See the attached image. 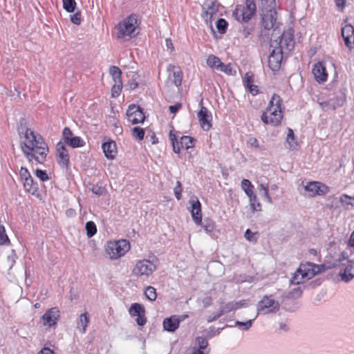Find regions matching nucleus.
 <instances>
[{
	"mask_svg": "<svg viewBox=\"0 0 354 354\" xmlns=\"http://www.w3.org/2000/svg\"><path fill=\"white\" fill-rule=\"evenodd\" d=\"M21 151L30 163L43 164L49 152L44 138L31 129L26 128L19 133Z\"/></svg>",
	"mask_w": 354,
	"mask_h": 354,
	"instance_id": "obj_1",
	"label": "nucleus"
},
{
	"mask_svg": "<svg viewBox=\"0 0 354 354\" xmlns=\"http://www.w3.org/2000/svg\"><path fill=\"white\" fill-rule=\"evenodd\" d=\"M284 109L282 98L277 94H273L267 108L261 114V120L265 124L277 127L283 120Z\"/></svg>",
	"mask_w": 354,
	"mask_h": 354,
	"instance_id": "obj_2",
	"label": "nucleus"
},
{
	"mask_svg": "<svg viewBox=\"0 0 354 354\" xmlns=\"http://www.w3.org/2000/svg\"><path fill=\"white\" fill-rule=\"evenodd\" d=\"M129 241L127 239L109 241L105 245V254L111 260H118L124 257L130 250Z\"/></svg>",
	"mask_w": 354,
	"mask_h": 354,
	"instance_id": "obj_3",
	"label": "nucleus"
},
{
	"mask_svg": "<svg viewBox=\"0 0 354 354\" xmlns=\"http://www.w3.org/2000/svg\"><path fill=\"white\" fill-rule=\"evenodd\" d=\"M256 0H245L243 4L236 6L232 12L233 17L241 24L250 21L257 12Z\"/></svg>",
	"mask_w": 354,
	"mask_h": 354,
	"instance_id": "obj_4",
	"label": "nucleus"
},
{
	"mask_svg": "<svg viewBox=\"0 0 354 354\" xmlns=\"http://www.w3.org/2000/svg\"><path fill=\"white\" fill-rule=\"evenodd\" d=\"M137 25V16L134 14L129 15L118 24L117 37L123 39L132 38L134 36Z\"/></svg>",
	"mask_w": 354,
	"mask_h": 354,
	"instance_id": "obj_5",
	"label": "nucleus"
},
{
	"mask_svg": "<svg viewBox=\"0 0 354 354\" xmlns=\"http://www.w3.org/2000/svg\"><path fill=\"white\" fill-rule=\"evenodd\" d=\"M157 261L156 258L151 260L143 259L137 261L133 269V274L140 279L149 278L157 270Z\"/></svg>",
	"mask_w": 354,
	"mask_h": 354,
	"instance_id": "obj_6",
	"label": "nucleus"
},
{
	"mask_svg": "<svg viewBox=\"0 0 354 354\" xmlns=\"http://www.w3.org/2000/svg\"><path fill=\"white\" fill-rule=\"evenodd\" d=\"M278 40H271L270 47L271 53L268 58V66L271 70L276 71L280 68L283 54L281 47L277 46Z\"/></svg>",
	"mask_w": 354,
	"mask_h": 354,
	"instance_id": "obj_7",
	"label": "nucleus"
},
{
	"mask_svg": "<svg viewBox=\"0 0 354 354\" xmlns=\"http://www.w3.org/2000/svg\"><path fill=\"white\" fill-rule=\"evenodd\" d=\"M279 303L275 300L272 295H266L257 304L259 314L266 315L276 313L279 310Z\"/></svg>",
	"mask_w": 354,
	"mask_h": 354,
	"instance_id": "obj_8",
	"label": "nucleus"
},
{
	"mask_svg": "<svg viewBox=\"0 0 354 354\" xmlns=\"http://www.w3.org/2000/svg\"><path fill=\"white\" fill-rule=\"evenodd\" d=\"M169 138L172 143L173 151L174 153L179 154L180 152V147L185 148L186 149H192L194 147L196 139L193 137L188 136H183L180 138V142L177 140V138L170 131Z\"/></svg>",
	"mask_w": 354,
	"mask_h": 354,
	"instance_id": "obj_9",
	"label": "nucleus"
},
{
	"mask_svg": "<svg viewBox=\"0 0 354 354\" xmlns=\"http://www.w3.org/2000/svg\"><path fill=\"white\" fill-rule=\"evenodd\" d=\"M109 73L114 82L111 88V96L115 98L120 95L123 87L121 77L122 71L118 66H111L109 68Z\"/></svg>",
	"mask_w": 354,
	"mask_h": 354,
	"instance_id": "obj_10",
	"label": "nucleus"
},
{
	"mask_svg": "<svg viewBox=\"0 0 354 354\" xmlns=\"http://www.w3.org/2000/svg\"><path fill=\"white\" fill-rule=\"evenodd\" d=\"M305 194L308 197H315L316 196H323L328 193V187L324 184L312 181L308 182L304 186Z\"/></svg>",
	"mask_w": 354,
	"mask_h": 354,
	"instance_id": "obj_11",
	"label": "nucleus"
},
{
	"mask_svg": "<svg viewBox=\"0 0 354 354\" xmlns=\"http://www.w3.org/2000/svg\"><path fill=\"white\" fill-rule=\"evenodd\" d=\"M127 117L132 124L142 123L145 121V115L140 106L131 104L127 110Z\"/></svg>",
	"mask_w": 354,
	"mask_h": 354,
	"instance_id": "obj_12",
	"label": "nucleus"
},
{
	"mask_svg": "<svg viewBox=\"0 0 354 354\" xmlns=\"http://www.w3.org/2000/svg\"><path fill=\"white\" fill-rule=\"evenodd\" d=\"M56 158L57 163L62 168L67 169L69 166L70 156L64 143L62 141L56 145Z\"/></svg>",
	"mask_w": 354,
	"mask_h": 354,
	"instance_id": "obj_13",
	"label": "nucleus"
},
{
	"mask_svg": "<svg viewBox=\"0 0 354 354\" xmlns=\"http://www.w3.org/2000/svg\"><path fill=\"white\" fill-rule=\"evenodd\" d=\"M277 46L281 47L285 54L288 53L295 46L294 34L292 30L284 32L278 41Z\"/></svg>",
	"mask_w": 354,
	"mask_h": 354,
	"instance_id": "obj_14",
	"label": "nucleus"
},
{
	"mask_svg": "<svg viewBox=\"0 0 354 354\" xmlns=\"http://www.w3.org/2000/svg\"><path fill=\"white\" fill-rule=\"evenodd\" d=\"M60 317V311L57 307H53L47 310L41 316V320L44 326L52 327L57 324Z\"/></svg>",
	"mask_w": 354,
	"mask_h": 354,
	"instance_id": "obj_15",
	"label": "nucleus"
},
{
	"mask_svg": "<svg viewBox=\"0 0 354 354\" xmlns=\"http://www.w3.org/2000/svg\"><path fill=\"white\" fill-rule=\"evenodd\" d=\"M218 12V6L216 3L211 1L205 3L203 6L201 17L207 24L211 25L212 20L216 17Z\"/></svg>",
	"mask_w": 354,
	"mask_h": 354,
	"instance_id": "obj_16",
	"label": "nucleus"
},
{
	"mask_svg": "<svg viewBox=\"0 0 354 354\" xmlns=\"http://www.w3.org/2000/svg\"><path fill=\"white\" fill-rule=\"evenodd\" d=\"M129 313L131 317H136V321L138 325L144 326L146 324L145 310L142 304L138 303L131 304Z\"/></svg>",
	"mask_w": 354,
	"mask_h": 354,
	"instance_id": "obj_17",
	"label": "nucleus"
},
{
	"mask_svg": "<svg viewBox=\"0 0 354 354\" xmlns=\"http://www.w3.org/2000/svg\"><path fill=\"white\" fill-rule=\"evenodd\" d=\"M197 116L201 128L204 131H209L212 126V115L211 112H209L206 107L202 106Z\"/></svg>",
	"mask_w": 354,
	"mask_h": 354,
	"instance_id": "obj_18",
	"label": "nucleus"
},
{
	"mask_svg": "<svg viewBox=\"0 0 354 354\" xmlns=\"http://www.w3.org/2000/svg\"><path fill=\"white\" fill-rule=\"evenodd\" d=\"M299 269V272H301V279H306V280L311 279L320 272L317 265L310 262L301 263Z\"/></svg>",
	"mask_w": 354,
	"mask_h": 354,
	"instance_id": "obj_19",
	"label": "nucleus"
},
{
	"mask_svg": "<svg viewBox=\"0 0 354 354\" xmlns=\"http://www.w3.org/2000/svg\"><path fill=\"white\" fill-rule=\"evenodd\" d=\"M313 74L318 83H324L328 80V73L323 62H318L313 65Z\"/></svg>",
	"mask_w": 354,
	"mask_h": 354,
	"instance_id": "obj_20",
	"label": "nucleus"
},
{
	"mask_svg": "<svg viewBox=\"0 0 354 354\" xmlns=\"http://www.w3.org/2000/svg\"><path fill=\"white\" fill-rule=\"evenodd\" d=\"M189 203L191 204L190 212L193 221L196 225H199L202 221L201 204L196 197H192Z\"/></svg>",
	"mask_w": 354,
	"mask_h": 354,
	"instance_id": "obj_21",
	"label": "nucleus"
},
{
	"mask_svg": "<svg viewBox=\"0 0 354 354\" xmlns=\"http://www.w3.org/2000/svg\"><path fill=\"white\" fill-rule=\"evenodd\" d=\"M342 36L344 44L349 49L354 48V28L351 25H346L342 28Z\"/></svg>",
	"mask_w": 354,
	"mask_h": 354,
	"instance_id": "obj_22",
	"label": "nucleus"
},
{
	"mask_svg": "<svg viewBox=\"0 0 354 354\" xmlns=\"http://www.w3.org/2000/svg\"><path fill=\"white\" fill-rule=\"evenodd\" d=\"M277 21V11L262 12L261 13V25L266 30H270L274 28Z\"/></svg>",
	"mask_w": 354,
	"mask_h": 354,
	"instance_id": "obj_23",
	"label": "nucleus"
},
{
	"mask_svg": "<svg viewBox=\"0 0 354 354\" xmlns=\"http://www.w3.org/2000/svg\"><path fill=\"white\" fill-rule=\"evenodd\" d=\"M167 71L170 72L169 77L174 84L177 87L180 86L183 80V72L181 70L175 65L170 64L167 66Z\"/></svg>",
	"mask_w": 354,
	"mask_h": 354,
	"instance_id": "obj_24",
	"label": "nucleus"
},
{
	"mask_svg": "<svg viewBox=\"0 0 354 354\" xmlns=\"http://www.w3.org/2000/svg\"><path fill=\"white\" fill-rule=\"evenodd\" d=\"M243 82L245 89L253 96L259 93V86L253 84L254 79L252 73H246Z\"/></svg>",
	"mask_w": 354,
	"mask_h": 354,
	"instance_id": "obj_25",
	"label": "nucleus"
},
{
	"mask_svg": "<svg viewBox=\"0 0 354 354\" xmlns=\"http://www.w3.org/2000/svg\"><path fill=\"white\" fill-rule=\"evenodd\" d=\"M105 157L109 160H113L117 154V146L115 142L110 140L104 142L102 145Z\"/></svg>",
	"mask_w": 354,
	"mask_h": 354,
	"instance_id": "obj_26",
	"label": "nucleus"
},
{
	"mask_svg": "<svg viewBox=\"0 0 354 354\" xmlns=\"http://www.w3.org/2000/svg\"><path fill=\"white\" fill-rule=\"evenodd\" d=\"M177 318V315L165 318L162 322L163 328L168 332H174L180 325Z\"/></svg>",
	"mask_w": 354,
	"mask_h": 354,
	"instance_id": "obj_27",
	"label": "nucleus"
},
{
	"mask_svg": "<svg viewBox=\"0 0 354 354\" xmlns=\"http://www.w3.org/2000/svg\"><path fill=\"white\" fill-rule=\"evenodd\" d=\"M341 279L345 282H348L354 278V264L349 262L344 269L340 272Z\"/></svg>",
	"mask_w": 354,
	"mask_h": 354,
	"instance_id": "obj_28",
	"label": "nucleus"
},
{
	"mask_svg": "<svg viewBox=\"0 0 354 354\" xmlns=\"http://www.w3.org/2000/svg\"><path fill=\"white\" fill-rule=\"evenodd\" d=\"M23 186L26 192H28L32 195H35L38 192V184L35 182L33 178L31 176L28 179L22 181Z\"/></svg>",
	"mask_w": 354,
	"mask_h": 354,
	"instance_id": "obj_29",
	"label": "nucleus"
},
{
	"mask_svg": "<svg viewBox=\"0 0 354 354\" xmlns=\"http://www.w3.org/2000/svg\"><path fill=\"white\" fill-rule=\"evenodd\" d=\"M89 323V315L87 313H82L77 321V328L82 333L86 331Z\"/></svg>",
	"mask_w": 354,
	"mask_h": 354,
	"instance_id": "obj_30",
	"label": "nucleus"
},
{
	"mask_svg": "<svg viewBox=\"0 0 354 354\" xmlns=\"http://www.w3.org/2000/svg\"><path fill=\"white\" fill-rule=\"evenodd\" d=\"M329 100L331 102L332 110H335L344 104L346 102V94L341 92L339 95H337Z\"/></svg>",
	"mask_w": 354,
	"mask_h": 354,
	"instance_id": "obj_31",
	"label": "nucleus"
},
{
	"mask_svg": "<svg viewBox=\"0 0 354 354\" xmlns=\"http://www.w3.org/2000/svg\"><path fill=\"white\" fill-rule=\"evenodd\" d=\"M259 8L261 12H272L276 10L275 0H261Z\"/></svg>",
	"mask_w": 354,
	"mask_h": 354,
	"instance_id": "obj_32",
	"label": "nucleus"
},
{
	"mask_svg": "<svg viewBox=\"0 0 354 354\" xmlns=\"http://www.w3.org/2000/svg\"><path fill=\"white\" fill-rule=\"evenodd\" d=\"M353 201L354 196H351L346 194H342L339 198V202L341 203L342 206L346 209H349L353 206Z\"/></svg>",
	"mask_w": 354,
	"mask_h": 354,
	"instance_id": "obj_33",
	"label": "nucleus"
},
{
	"mask_svg": "<svg viewBox=\"0 0 354 354\" xmlns=\"http://www.w3.org/2000/svg\"><path fill=\"white\" fill-rule=\"evenodd\" d=\"M221 62H222L220 58L214 55H209L206 60V64L209 67L217 71L218 70Z\"/></svg>",
	"mask_w": 354,
	"mask_h": 354,
	"instance_id": "obj_34",
	"label": "nucleus"
},
{
	"mask_svg": "<svg viewBox=\"0 0 354 354\" xmlns=\"http://www.w3.org/2000/svg\"><path fill=\"white\" fill-rule=\"evenodd\" d=\"M245 305V301L244 300H241L239 301H230L226 304L225 306H223L225 312L227 313L236 310L239 308H241V307L244 306Z\"/></svg>",
	"mask_w": 354,
	"mask_h": 354,
	"instance_id": "obj_35",
	"label": "nucleus"
},
{
	"mask_svg": "<svg viewBox=\"0 0 354 354\" xmlns=\"http://www.w3.org/2000/svg\"><path fill=\"white\" fill-rule=\"evenodd\" d=\"M68 145L71 148L75 149L85 146L86 142L80 136H74L73 138L68 140L65 145Z\"/></svg>",
	"mask_w": 354,
	"mask_h": 354,
	"instance_id": "obj_36",
	"label": "nucleus"
},
{
	"mask_svg": "<svg viewBox=\"0 0 354 354\" xmlns=\"http://www.w3.org/2000/svg\"><path fill=\"white\" fill-rule=\"evenodd\" d=\"M200 225L202 226V227L207 234L214 232L216 228L215 222L209 218H205L203 221H201V224Z\"/></svg>",
	"mask_w": 354,
	"mask_h": 354,
	"instance_id": "obj_37",
	"label": "nucleus"
},
{
	"mask_svg": "<svg viewBox=\"0 0 354 354\" xmlns=\"http://www.w3.org/2000/svg\"><path fill=\"white\" fill-rule=\"evenodd\" d=\"M286 142L288 143L289 148L292 150L297 149L298 147V143L295 137L294 132L292 129H288V134L286 137Z\"/></svg>",
	"mask_w": 354,
	"mask_h": 354,
	"instance_id": "obj_38",
	"label": "nucleus"
},
{
	"mask_svg": "<svg viewBox=\"0 0 354 354\" xmlns=\"http://www.w3.org/2000/svg\"><path fill=\"white\" fill-rule=\"evenodd\" d=\"M241 187L247 196L252 195L254 193V187L252 183L248 179L242 180L241 183Z\"/></svg>",
	"mask_w": 354,
	"mask_h": 354,
	"instance_id": "obj_39",
	"label": "nucleus"
},
{
	"mask_svg": "<svg viewBox=\"0 0 354 354\" xmlns=\"http://www.w3.org/2000/svg\"><path fill=\"white\" fill-rule=\"evenodd\" d=\"M208 346L209 343L206 338H205L204 337H197L195 339L194 346L193 347L209 351L210 349L208 348Z\"/></svg>",
	"mask_w": 354,
	"mask_h": 354,
	"instance_id": "obj_40",
	"label": "nucleus"
},
{
	"mask_svg": "<svg viewBox=\"0 0 354 354\" xmlns=\"http://www.w3.org/2000/svg\"><path fill=\"white\" fill-rule=\"evenodd\" d=\"M250 201V205L252 211H261V205L259 201L257 194L253 193L252 195L248 196Z\"/></svg>",
	"mask_w": 354,
	"mask_h": 354,
	"instance_id": "obj_41",
	"label": "nucleus"
},
{
	"mask_svg": "<svg viewBox=\"0 0 354 354\" xmlns=\"http://www.w3.org/2000/svg\"><path fill=\"white\" fill-rule=\"evenodd\" d=\"M86 235L91 238L97 233V226L93 221H88L85 225Z\"/></svg>",
	"mask_w": 354,
	"mask_h": 354,
	"instance_id": "obj_42",
	"label": "nucleus"
},
{
	"mask_svg": "<svg viewBox=\"0 0 354 354\" xmlns=\"http://www.w3.org/2000/svg\"><path fill=\"white\" fill-rule=\"evenodd\" d=\"M259 189L261 192H262V195L266 201L269 203H272V197L269 194V187L268 184H261L259 186Z\"/></svg>",
	"mask_w": 354,
	"mask_h": 354,
	"instance_id": "obj_43",
	"label": "nucleus"
},
{
	"mask_svg": "<svg viewBox=\"0 0 354 354\" xmlns=\"http://www.w3.org/2000/svg\"><path fill=\"white\" fill-rule=\"evenodd\" d=\"M63 8L68 12H73L76 8L77 3L75 0H62Z\"/></svg>",
	"mask_w": 354,
	"mask_h": 354,
	"instance_id": "obj_44",
	"label": "nucleus"
},
{
	"mask_svg": "<svg viewBox=\"0 0 354 354\" xmlns=\"http://www.w3.org/2000/svg\"><path fill=\"white\" fill-rule=\"evenodd\" d=\"M218 71H221L228 75H234L236 74V71L232 68L231 64H225L221 62Z\"/></svg>",
	"mask_w": 354,
	"mask_h": 354,
	"instance_id": "obj_45",
	"label": "nucleus"
},
{
	"mask_svg": "<svg viewBox=\"0 0 354 354\" xmlns=\"http://www.w3.org/2000/svg\"><path fill=\"white\" fill-rule=\"evenodd\" d=\"M253 321L254 319H249L246 322L236 321L234 326L238 327L243 330H248L252 327Z\"/></svg>",
	"mask_w": 354,
	"mask_h": 354,
	"instance_id": "obj_46",
	"label": "nucleus"
},
{
	"mask_svg": "<svg viewBox=\"0 0 354 354\" xmlns=\"http://www.w3.org/2000/svg\"><path fill=\"white\" fill-rule=\"evenodd\" d=\"M228 26V23L225 19L221 18L218 19L216 22V28L219 33L224 34L225 33L227 28Z\"/></svg>",
	"mask_w": 354,
	"mask_h": 354,
	"instance_id": "obj_47",
	"label": "nucleus"
},
{
	"mask_svg": "<svg viewBox=\"0 0 354 354\" xmlns=\"http://www.w3.org/2000/svg\"><path fill=\"white\" fill-rule=\"evenodd\" d=\"M74 136H75L69 127H64L62 131L61 141L65 145L68 141V140L73 138Z\"/></svg>",
	"mask_w": 354,
	"mask_h": 354,
	"instance_id": "obj_48",
	"label": "nucleus"
},
{
	"mask_svg": "<svg viewBox=\"0 0 354 354\" xmlns=\"http://www.w3.org/2000/svg\"><path fill=\"white\" fill-rule=\"evenodd\" d=\"M132 136L135 139L142 140L145 136V131L142 128L136 127L132 129Z\"/></svg>",
	"mask_w": 354,
	"mask_h": 354,
	"instance_id": "obj_49",
	"label": "nucleus"
},
{
	"mask_svg": "<svg viewBox=\"0 0 354 354\" xmlns=\"http://www.w3.org/2000/svg\"><path fill=\"white\" fill-rule=\"evenodd\" d=\"M10 239L6 234L5 227L0 225V245L10 244Z\"/></svg>",
	"mask_w": 354,
	"mask_h": 354,
	"instance_id": "obj_50",
	"label": "nucleus"
},
{
	"mask_svg": "<svg viewBox=\"0 0 354 354\" xmlns=\"http://www.w3.org/2000/svg\"><path fill=\"white\" fill-rule=\"evenodd\" d=\"M145 294L147 298L150 301H155L157 297L156 290L152 286H147L146 288Z\"/></svg>",
	"mask_w": 354,
	"mask_h": 354,
	"instance_id": "obj_51",
	"label": "nucleus"
},
{
	"mask_svg": "<svg viewBox=\"0 0 354 354\" xmlns=\"http://www.w3.org/2000/svg\"><path fill=\"white\" fill-rule=\"evenodd\" d=\"M306 280V279H301V272H299V269L298 268L291 278L290 282L292 284H300L304 283Z\"/></svg>",
	"mask_w": 354,
	"mask_h": 354,
	"instance_id": "obj_52",
	"label": "nucleus"
},
{
	"mask_svg": "<svg viewBox=\"0 0 354 354\" xmlns=\"http://www.w3.org/2000/svg\"><path fill=\"white\" fill-rule=\"evenodd\" d=\"M224 328H216L214 326H211L205 330L206 335L209 338H212L220 334L221 331Z\"/></svg>",
	"mask_w": 354,
	"mask_h": 354,
	"instance_id": "obj_53",
	"label": "nucleus"
},
{
	"mask_svg": "<svg viewBox=\"0 0 354 354\" xmlns=\"http://www.w3.org/2000/svg\"><path fill=\"white\" fill-rule=\"evenodd\" d=\"M35 174L42 182H46L49 180V176L45 170L37 169L35 171Z\"/></svg>",
	"mask_w": 354,
	"mask_h": 354,
	"instance_id": "obj_54",
	"label": "nucleus"
},
{
	"mask_svg": "<svg viewBox=\"0 0 354 354\" xmlns=\"http://www.w3.org/2000/svg\"><path fill=\"white\" fill-rule=\"evenodd\" d=\"M91 191L97 196H102L105 193L106 189L101 184L97 183L93 185Z\"/></svg>",
	"mask_w": 354,
	"mask_h": 354,
	"instance_id": "obj_55",
	"label": "nucleus"
},
{
	"mask_svg": "<svg viewBox=\"0 0 354 354\" xmlns=\"http://www.w3.org/2000/svg\"><path fill=\"white\" fill-rule=\"evenodd\" d=\"M245 238L250 242L256 243L257 241V233L252 232L250 229H248L244 235Z\"/></svg>",
	"mask_w": 354,
	"mask_h": 354,
	"instance_id": "obj_56",
	"label": "nucleus"
},
{
	"mask_svg": "<svg viewBox=\"0 0 354 354\" xmlns=\"http://www.w3.org/2000/svg\"><path fill=\"white\" fill-rule=\"evenodd\" d=\"M175 197L177 200L182 198L183 187L180 181H177L175 187L174 188Z\"/></svg>",
	"mask_w": 354,
	"mask_h": 354,
	"instance_id": "obj_57",
	"label": "nucleus"
},
{
	"mask_svg": "<svg viewBox=\"0 0 354 354\" xmlns=\"http://www.w3.org/2000/svg\"><path fill=\"white\" fill-rule=\"evenodd\" d=\"M19 174L21 181H24L32 176L28 169L25 167H21Z\"/></svg>",
	"mask_w": 354,
	"mask_h": 354,
	"instance_id": "obj_58",
	"label": "nucleus"
},
{
	"mask_svg": "<svg viewBox=\"0 0 354 354\" xmlns=\"http://www.w3.org/2000/svg\"><path fill=\"white\" fill-rule=\"evenodd\" d=\"M318 103L323 111H327L330 109L332 110L331 102H330V100H319Z\"/></svg>",
	"mask_w": 354,
	"mask_h": 354,
	"instance_id": "obj_59",
	"label": "nucleus"
},
{
	"mask_svg": "<svg viewBox=\"0 0 354 354\" xmlns=\"http://www.w3.org/2000/svg\"><path fill=\"white\" fill-rule=\"evenodd\" d=\"M70 17L73 24L75 25H80L81 24V13L80 12H77L75 14L71 15Z\"/></svg>",
	"mask_w": 354,
	"mask_h": 354,
	"instance_id": "obj_60",
	"label": "nucleus"
},
{
	"mask_svg": "<svg viewBox=\"0 0 354 354\" xmlns=\"http://www.w3.org/2000/svg\"><path fill=\"white\" fill-rule=\"evenodd\" d=\"M248 145L256 149L259 148V143L258 140L256 138L250 137L248 140Z\"/></svg>",
	"mask_w": 354,
	"mask_h": 354,
	"instance_id": "obj_61",
	"label": "nucleus"
},
{
	"mask_svg": "<svg viewBox=\"0 0 354 354\" xmlns=\"http://www.w3.org/2000/svg\"><path fill=\"white\" fill-rule=\"evenodd\" d=\"M182 107V104L181 103H176L174 105H171L169 106V110L170 111V113H173V114H176Z\"/></svg>",
	"mask_w": 354,
	"mask_h": 354,
	"instance_id": "obj_62",
	"label": "nucleus"
},
{
	"mask_svg": "<svg viewBox=\"0 0 354 354\" xmlns=\"http://www.w3.org/2000/svg\"><path fill=\"white\" fill-rule=\"evenodd\" d=\"M212 301L213 299L210 296H207L204 297L202 300V302L205 308L210 306L212 304Z\"/></svg>",
	"mask_w": 354,
	"mask_h": 354,
	"instance_id": "obj_63",
	"label": "nucleus"
},
{
	"mask_svg": "<svg viewBox=\"0 0 354 354\" xmlns=\"http://www.w3.org/2000/svg\"><path fill=\"white\" fill-rule=\"evenodd\" d=\"M209 351H204L201 349L192 347L191 354H209Z\"/></svg>",
	"mask_w": 354,
	"mask_h": 354,
	"instance_id": "obj_64",
	"label": "nucleus"
}]
</instances>
